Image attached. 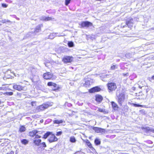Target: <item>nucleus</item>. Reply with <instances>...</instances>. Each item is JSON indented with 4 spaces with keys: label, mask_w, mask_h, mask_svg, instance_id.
<instances>
[{
    "label": "nucleus",
    "mask_w": 154,
    "mask_h": 154,
    "mask_svg": "<svg viewBox=\"0 0 154 154\" xmlns=\"http://www.w3.org/2000/svg\"><path fill=\"white\" fill-rule=\"evenodd\" d=\"M36 102L35 101H32L31 102V105L33 106H36Z\"/></svg>",
    "instance_id": "72a5a7b5"
},
{
    "label": "nucleus",
    "mask_w": 154,
    "mask_h": 154,
    "mask_svg": "<svg viewBox=\"0 0 154 154\" xmlns=\"http://www.w3.org/2000/svg\"><path fill=\"white\" fill-rule=\"evenodd\" d=\"M81 28H83L84 27H89L92 26L93 24L92 23L88 21H83L82 22L79 24Z\"/></svg>",
    "instance_id": "423d86ee"
},
{
    "label": "nucleus",
    "mask_w": 154,
    "mask_h": 154,
    "mask_svg": "<svg viewBox=\"0 0 154 154\" xmlns=\"http://www.w3.org/2000/svg\"><path fill=\"white\" fill-rule=\"evenodd\" d=\"M128 73H123L122 75H123L124 76H127L128 75Z\"/></svg>",
    "instance_id": "58836bf2"
},
{
    "label": "nucleus",
    "mask_w": 154,
    "mask_h": 154,
    "mask_svg": "<svg viewBox=\"0 0 154 154\" xmlns=\"http://www.w3.org/2000/svg\"><path fill=\"white\" fill-rule=\"evenodd\" d=\"M143 95L142 94H141V95H136V96H142Z\"/></svg>",
    "instance_id": "37998d69"
},
{
    "label": "nucleus",
    "mask_w": 154,
    "mask_h": 154,
    "mask_svg": "<svg viewBox=\"0 0 154 154\" xmlns=\"http://www.w3.org/2000/svg\"><path fill=\"white\" fill-rule=\"evenodd\" d=\"M13 92L12 91L6 92L4 93V95L7 96H11L13 95Z\"/></svg>",
    "instance_id": "5701e85b"
},
{
    "label": "nucleus",
    "mask_w": 154,
    "mask_h": 154,
    "mask_svg": "<svg viewBox=\"0 0 154 154\" xmlns=\"http://www.w3.org/2000/svg\"><path fill=\"white\" fill-rule=\"evenodd\" d=\"M41 30V28L40 26H39L36 27L35 29L34 32L36 33L40 32Z\"/></svg>",
    "instance_id": "412c9836"
},
{
    "label": "nucleus",
    "mask_w": 154,
    "mask_h": 154,
    "mask_svg": "<svg viewBox=\"0 0 154 154\" xmlns=\"http://www.w3.org/2000/svg\"><path fill=\"white\" fill-rule=\"evenodd\" d=\"M125 24L129 28H131L132 27L134 24L133 19L132 18L128 19L126 20Z\"/></svg>",
    "instance_id": "9b49d317"
},
{
    "label": "nucleus",
    "mask_w": 154,
    "mask_h": 154,
    "mask_svg": "<svg viewBox=\"0 0 154 154\" xmlns=\"http://www.w3.org/2000/svg\"><path fill=\"white\" fill-rule=\"evenodd\" d=\"M29 142V141L26 139H23L22 140H21V143L25 145H26Z\"/></svg>",
    "instance_id": "6ab92c4d"
},
{
    "label": "nucleus",
    "mask_w": 154,
    "mask_h": 154,
    "mask_svg": "<svg viewBox=\"0 0 154 154\" xmlns=\"http://www.w3.org/2000/svg\"><path fill=\"white\" fill-rule=\"evenodd\" d=\"M52 19V18L49 17H45L43 19V20L45 21H48L51 20Z\"/></svg>",
    "instance_id": "b1692460"
},
{
    "label": "nucleus",
    "mask_w": 154,
    "mask_h": 154,
    "mask_svg": "<svg viewBox=\"0 0 154 154\" xmlns=\"http://www.w3.org/2000/svg\"><path fill=\"white\" fill-rule=\"evenodd\" d=\"M70 142L72 143H75L76 142V139L75 138V137L73 136V137H71L70 138Z\"/></svg>",
    "instance_id": "bb28decb"
},
{
    "label": "nucleus",
    "mask_w": 154,
    "mask_h": 154,
    "mask_svg": "<svg viewBox=\"0 0 154 154\" xmlns=\"http://www.w3.org/2000/svg\"><path fill=\"white\" fill-rule=\"evenodd\" d=\"M98 111L100 112H104L103 109L101 108H99Z\"/></svg>",
    "instance_id": "4c0bfd02"
},
{
    "label": "nucleus",
    "mask_w": 154,
    "mask_h": 154,
    "mask_svg": "<svg viewBox=\"0 0 154 154\" xmlns=\"http://www.w3.org/2000/svg\"><path fill=\"white\" fill-rule=\"evenodd\" d=\"M101 90L100 88L98 86L92 88L88 90V92L90 93H94L100 91Z\"/></svg>",
    "instance_id": "9d476101"
},
{
    "label": "nucleus",
    "mask_w": 154,
    "mask_h": 154,
    "mask_svg": "<svg viewBox=\"0 0 154 154\" xmlns=\"http://www.w3.org/2000/svg\"><path fill=\"white\" fill-rule=\"evenodd\" d=\"M143 129L144 130L145 132L148 133L149 132H152L154 133V129H150L149 127L143 128Z\"/></svg>",
    "instance_id": "2eb2a0df"
},
{
    "label": "nucleus",
    "mask_w": 154,
    "mask_h": 154,
    "mask_svg": "<svg viewBox=\"0 0 154 154\" xmlns=\"http://www.w3.org/2000/svg\"><path fill=\"white\" fill-rule=\"evenodd\" d=\"M111 103L113 110L114 111H118L119 109L118 105L114 101H112Z\"/></svg>",
    "instance_id": "f8f14e48"
},
{
    "label": "nucleus",
    "mask_w": 154,
    "mask_h": 154,
    "mask_svg": "<svg viewBox=\"0 0 154 154\" xmlns=\"http://www.w3.org/2000/svg\"><path fill=\"white\" fill-rule=\"evenodd\" d=\"M147 143L149 144H152L153 142H152L150 140H148L146 141Z\"/></svg>",
    "instance_id": "e433bc0d"
},
{
    "label": "nucleus",
    "mask_w": 154,
    "mask_h": 154,
    "mask_svg": "<svg viewBox=\"0 0 154 154\" xmlns=\"http://www.w3.org/2000/svg\"><path fill=\"white\" fill-rule=\"evenodd\" d=\"M139 87L140 88H142V86H140V85H139Z\"/></svg>",
    "instance_id": "c03bdc74"
},
{
    "label": "nucleus",
    "mask_w": 154,
    "mask_h": 154,
    "mask_svg": "<svg viewBox=\"0 0 154 154\" xmlns=\"http://www.w3.org/2000/svg\"><path fill=\"white\" fill-rule=\"evenodd\" d=\"M6 154H14L13 152H11L10 153H7Z\"/></svg>",
    "instance_id": "a19ab883"
},
{
    "label": "nucleus",
    "mask_w": 154,
    "mask_h": 154,
    "mask_svg": "<svg viewBox=\"0 0 154 154\" xmlns=\"http://www.w3.org/2000/svg\"><path fill=\"white\" fill-rule=\"evenodd\" d=\"M73 57L72 56H65L62 59V61L64 63H71L73 61Z\"/></svg>",
    "instance_id": "6e6552de"
},
{
    "label": "nucleus",
    "mask_w": 154,
    "mask_h": 154,
    "mask_svg": "<svg viewBox=\"0 0 154 154\" xmlns=\"http://www.w3.org/2000/svg\"><path fill=\"white\" fill-rule=\"evenodd\" d=\"M3 89V88L0 87V90H2Z\"/></svg>",
    "instance_id": "a18cd8bd"
},
{
    "label": "nucleus",
    "mask_w": 154,
    "mask_h": 154,
    "mask_svg": "<svg viewBox=\"0 0 154 154\" xmlns=\"http://www.w3.org/2000/svg\"><path fill=\"white\" fill-rule=\"evenodd\" d=\"M13 88L14 89H16L19 91L23 90L24 88V87L20 85H17V84H14L13 85Z\"/></svg>",
    "instance_id": "4468645a"
},
{
    "label": "nucleus",
    "mask_w": 154,
    "mask_h": 154,
    "mask_svg": "<svg viewBox=\"0 0 154 154\" xmlns=\"http://www.w3.org/2000/svg\"><path fill=\"white\" fill-rule=\"evenodd\" d=\"M53 103L48 101L36 107L34 111V113L44 110L53 105Z\"/></svg>",
    "instance_id": "f257e3e1"
},
{
    "label": "nucleus",
    "mask_w": 154,
    "mask_h": 154,
    "mask_svg": "<svg viewBox=\"0 0 154 154\" xmlns=\"http://www.w3.org/2000/svg\"><path fill=\"white\" fill-rule=\"evenodd\" d=\"M62 133V131H59L56 133V135L57 136H60L61 135Z\"/></svg>",
    "instance_id": "f704fd0d"
},
{
    "label": "nucleus",
    "mask_w": 154,
    "mask_h": 154,
    "mask_svg": "<svg viewBox=\"0 0 154 154\" xmlns=\"http://www.w3.org/2000/svg\"><path fill=\"white\" fill-rule=\"evenodd\" d=\"M117 68V65H113L112 66H111L110 67V69L111 70H114Z\"/></svg>",
    "instance_id": "c756f323"
},
{
    "label": "nucleus",
    "mask_w": 154,
    "mask_h": 154,
    "mask_svg": "<svg viewBox=\"0 0 154 154\" xmlns=\"http://www.w3.org/2000/svg\"><path fill=\"white\" fill-rule=\"evenodd\" d=\"M96 96H99V97H100V96H101L100 95H98V96L97 95Z\"/></svg>",
    "instance_id": "de8ad7c7"
},
{
    "label": "nucleus",
    "mask_w": 154,
    "mask_h": 154,
    "mask_svg": "<svg viewBox=\"0 0 154 154\" xmlns=\"http://www.w3.org/2000/svg\"><path fill=\"white\" fill-rule=\"evenodd\" d=\"M107 86L109 91H115L117 88L116 84L114 82H108L107 84Z\"/></svg>",
    "instance_id": "39448f33"
},
{
    "label": "nucleus",
    "mask_w": 154,
    "mask_h": 154,
    "mask_svg": "<svg viewBox=\"0 0 154 154\" xmlns=\"http://www.w3.org/2000/svg\"><path fill=\"white\" fill-rule=\"evenodd\" d=\"M65 4L67 6L70 3L71 0H65Z\"/></svg>",
    "instance_id": "2f4dec72"
},
{
    "label": "nucleus",
    "mask_w": 154,
    "mask_h": 154,
    "mask_svg": "<svg viewBox=\"0 0 154 154\" xmlns=\"http://www.w3.org/2000/svg\"><path fill=\"white\" fill-rule=\"evenodd\" d=\"M85 142L86 144L90 149H94L93 147L92 146L89 140H87Z\"/></svg>",
    "instance_id": "dca6fc26"
},
{
    "label": "nucleus",
    "mask_w": 154,
    "mask_h": 154,
    "mask_svg": "<svg viewBox=\"0 0 154 154\" xmlns=\"http://www.w3.org/2000/svg\"><path fill=\"white\" fill-rule=\"evenodd\" d=\"M63 122V121L62 120H55L53 121V123L54 124H59L62 123Z\"/></svg>",
    "instance_id": "4be33fe9"
},
{
    "label": "nucleus",
    "mask_w": 154,
    "mask_h": 154,
    "mask_svg": "<svg viewBox=\"0 0 154 154\" xmlns=\"http://www.w3.org/2000/svg\"><path fill=\"white\" fill-rule=\"evenodd\" d=\"M68 45L69 47H72L74 46L73 43L72 41L68 42Z\"/></svg>",
    "instance_id": "cd10ccee"
},
{
    "label": "nucleus",
    "mask_w": 154,
    "mask_h": 154,
    "mask_svg": "<svg viewBox=\"0 0 154 154\" xmlns=\"http://www.w3.org/2000/svg\"><path fill=\"white\" fill-rule=\"evenodd\" d=\"M140 112H144L143 110H141L140 111Z\"/></svg>",
    "instance_id": "49530a36"
},
{
    "label": "nucleus",
    "mask_w": 154,
    "mask_h": 154,
    "mask_svg": "<svg viewBox=\"0 0 154 154\" xmlns=\"http://www.w3.org/2000/svg\"><path fill=\"white\" fill-rule=\"evenodd\" d=\"M132 105L135 107H143V106L141 105L137 104L135 103H133Z\"/></svg>",
    "instance_id": "c85d7f7f"
},
{
    "label": "nucleus",
    "mask_w": 154,
    "mask_h": 154,
    "mask_svg": "<svg viewBox=\"0 0 154 154\" xmlns=\"http://www.w3.org/2000/svg\"><path fill=\"white\" fill-rule=\"evenodd\" d=\"M124 99V98L122 99V98H118V101L119 104L122 105V102L123 101Z\"/></svg>",
    "instance_id": "7c9ffc66"
},
{
    "label": "nucleus",
    "mask_w": 154,
    "mask_h": 154,
    "mask_svg": "<svg viewBox=\"0 0 154 154\" xmlns=\"http://www.w3.org/2000/svg\"><path fill=\"white\" fill-rule=\"evenodd\" d=\"M48 137V140L50 143L57 141L58 140V139L56 137L55 134L51 132L48 131L46 132L44 135L43 138L46 139Z\"/></svg>",
    "instance_id": "f03ea898"
},
{
    "label": "nucleus",
    "mask_w": 154,
    "mask_h": 154,
    "mask_svg": "<svg viewBox=\"0 0 154 154\" xmlns=\"http://www.w3.org/2000/svg\"><path fill=\"white\" fill-rule=\"evenodd\" d=\"M39 131L36 130H33L29 131V136L31 137H33L35 136V138H39L41 137V136L38 134H36Z\"/></svg>",
    "instance_id": "0eeeda50"
},
{
    "label": "nucleus",
    "mask_w": 154,
    "mask_h": 154,
    "mask_svg": "<svg viewBox=\"0 0 154 154\" xmlns=\"http://www.w3.org/2000/svg\"><path fill=\"white\" fill-rule=\"evenodd\" d=\"M95 100L98 102H100L103 100L102 97H96Z\"/></svg>",
    "instance_id": "393cba45"
},
{
    "label": "nucleus",
    "mask_w": 154,
    "mask_h": 154,
    "mask_svg": "<svg viewBox=\"0 0 154 154\" xmlns=\"http://www.w3.org/2000/svg\"><path fill=\"white\" fill-rule=\"evenodd\" d=\"M2 22L3 23H11V22L10 20H2Z\"/></svg>",
    "instance_id": "473e14b6"
},
{
    "label": "nucleus",
    "mask_w": 154,
    "mask_h": 154,
    "mask_svg": "<svg viewBox=\"0 0 154 154\" xmlns=\"http://www.w3.org/2000/svg\"><path fill=\"white\" fill-rule=\"evenodd\" d=\"M100 140L97 139H95L94 140V143L96 145H98L100 144Z\"/></svg>",
    "instance_id": "a878e982"
},
{
    "label": "nucleus",
    "mask_w": 154,
    "mask_h": 154,
    "mask_svg": "<svg viewBox=\"0 0 154 154\" xmlns=\"http://www.w3.org/2000/svg\"><path fill=\"white\" fill-rule=\"evenodd\" d=\"M42 140L41 139L35 138L33 141V143L35 146H39L40 147H46V145L45 142H41Z\"/></svg>",
    "instance_id": "7ed1b4c3"
},
{
    "label": "nucleus",
    "mask_w": 154,
    "mask_h": 154,
    "mask_svg": "<svg viewBox=\"0 0 154 154\" xmlns=\"http://www.w3.org/2000/svg\"><path fill=\"white\" fill-rule=\"evenodd\" d=\"M2 6L3 7L5 8H7L8 6V5L5 3H2Z\"/></svg>",
    "instance_id": "c9c22d12"
},
{
    "label": "nucleus",
    "mask_w": 154,
    "mask_h": 154,
    "mask_svg": "<svg viewBox=\"0 0 154 154\" xmlns=\"http://www.w3.org/2000/svg\"><path fill=\"white\" fill-rule=\"evenodd\" d=\"M151 79L152 80H154V75L152 76Z\"/></svg>",
    "instance_id": "ea45409f"
},
{
    "label": "nucleus",
    "mask_w": 154,
    "mask_h": 154,
    "mask_svg": "<svg viewBox=\"0 0 154 154\" xmlns=\"http://www.w3.org/2000/svg\"><path fill=\"white\" fill-rule=\"evenodd\" d=\"M47 85L48 86H53L54 88L52 89L54 91H56L60 89V86H57V85L52 82H49L47 83Z\"/></svg>",
    "instance_id": "1a4fd4ad"
},
{
    "label": "nucleus",
    "mask_w": 154,
    "mask_h": 154,
    "mask_svg": "<svg viewBox=\"0 0 154 154\" xmlns=\"http://www.w3.org/2000/svg\"><path fill=\"white\" fill-rule=\"evenodd\" d=\"M12 73L11 71H7L5 73V75L8 78H11L12 77L11 74Z\"/></svg>",
    "instance_id": "aec40b11"
},
{
    "label": "nucleus",
    "mask_w": 154,
    "mask_h": 154,
    "mask_svg": "<svg viewBox=\"0 0 154 154\" xmlns=\"http://www.w3.org/2000/svg\"><path fill=\"white\" fill-rule=\"evenodd\" d=\"M26 128L24 125H21L19 128V131L20 132H22L25 131Z\"/></svg>",
    "instance_id": "a211bd4d"
},
{
    "label": "nucleus",
    "mask_w": 154,
    "mask_h": 154,
    "mask_svg": "<svg viewBox=\"0 0 154 154\" xmlns=\"http://www.w3.org/2000/svg\"><path fill=\"white\" fill-rule=\"evenodd\" d=\"M90 82L89 80L86 81L85 83L83 85V86L85 88H88L90 86Z\"/></svg>",
    "instance_id": "f3484780"
},
{
    "label": "nucleus",
    "mask_w": 154,
    "mask_h": 154,
    "mask_svg": "<svg viewBox=\"0 0 154 154\" xmlns=\"http://www.w3.org/2000/svg\"><path fill=\"white\" fill-rule=\"evenodd\" d=\"M93 129L97 133H101L104 132L105 131L104 129L96 127H93Z\"/></svg>",
    "instance_id": "ddd939ff"
},
{
    "label": "nucleus",
    "mask_w": 154,
    "mask_h": 154,
    "mask_svg": "<svg viewBox=\"0 0 154 154\" xmlns=\"http://www.w3.org/2000/svg\"><path fill=\"white\" fill-rule=\"evenodd\" d=\"M43 78L44 79L47 80L55 79L56 77L54 75L53 73L49 72H48L44 73L43 74Z\"/></svg>",
    "instance_id": "20e7f679"
},
{
    "label": "nucleus",
    "mask_w": 154,
    "mask_h": 154,
    "mask_svg": "<svg viewBox=\"0 0 154 154\" xmlns=\"http://www.w3.org/2000/svg\"><path fill=\"white\" fill-rule=\"evenodd\" d=\"M4 93H3L2 92H0V95H2V94H4Z\"/></svg>",
    "instance_id": "79ce46f5"
}]
</instances>
